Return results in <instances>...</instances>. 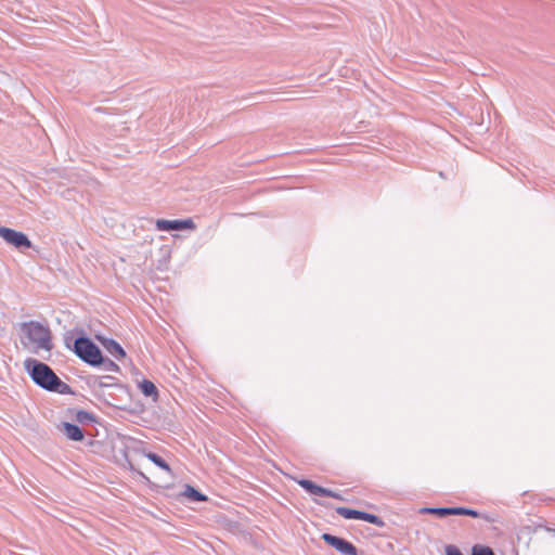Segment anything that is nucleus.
<instances>
[{
	"mask_svg": "<svg viewBox=\"0 0 555 555\" xmlns=\"http://www.w3.org/2000/svg\"><path fill=\"white\" fill-rule=\"evenodd\" d=\"M24 369L31 380L40 388L61 395L73 393L70 386L61 380L48 364L34 358H27L24 361Z\"/></svg>",
	"mask_w": 555,
	"mask_h": 555,
	"instance_id": "nucleus-1",
	"label": "nucleus"
},
{
	"mask_svg": "<svg viewBox=\"0 0 555 555\" xmlns=\"http://www.w3.org/2000/svg\"><path fill=\"white\" fill-rule=\"evenodd\" d=\"M335 511L339 516L344 517L345 519H359L360 516V511L344 506H339Z\"/></svg>",
	"mask_w": 555,
	"mask_h": 555,
	"instance_id": "nucleus-14",
	"label": "nucleus"
},
{
	"mask_svg": "<svg viewBox=\"0 0 555 555\" xmlns=\"http://www.w3.org/2000/svg\"><path fill=\"white\" fill-rule=\"evenodd\" d=\"M21 332L25 340L23 345L33 353H39L40 351L50 352L53 348L52 336L50 328L37 321L23 322L21 324Z\"/></svg>",
	"mask_w": 555,
	"mask_h": 555,
	"instance_id": "nucleus-2",
	"label": "nucleus"
},
{
	"mask_svg": "<svg viewBox=\"0 0 555 555\" xmlns=\"http://www.w3.org/2000/svg\"><path fill=\"white\" fill-rule=\"evenodd\" d=\"M145 456L146 459H149L152 463H154L157 467L166 470V472H171L170 469V466L168 465V463L162 457L159 456L158 454L156 453H153V452H147L145 453Z\"/></svg>",
	"mask_w": 555,
	"mask_h": 555,
	"instance_id": "nucleus-12",
	"label": "nucleus"
},
{
	"mask_svg": "<svg viewBox=\"0 0 555 555\" xmlns=\"http://www.w3.org/2000/svg\"><path fill=\"white\" fill-rule=\"evenodd\" d=\"M359 519L360 520H364V521H366L369 524L375 525L377 527H384L385 526V522H384V520L380 517H378L377 515H374V514H370V513L363 512V511H360Z\"/></svg>",
	"mask_w": 555,
	"mask_h": 555,
	"instance_id": "nucleus-13",
	"label": "nucleus"
},
{
	"mask_svg": "<svg viewBox=\"0 0 555 555\" xmlns=\"http://www.w3.org/2000/svg\"><path fill=\"white\" fill-rule=\"evenodd\" d=\"M61 427L69 440L81 441L85 438L82 429L76 424L63 422Z\"/></svg>",
	"mask_w": 555,
	"mask_h": 555,
	"instance_id": "nucleus-9",
	"label": "nucleus"
},
{
	"mask_svg": "<svg viewBox=\"0 0 555 555\" xmlns=\"http://www.w3.org/2000/svg\"><path fill=\"white\" fill-rule=\"evenodd\" d=\"M99 341L104 349L115 359L120 360L126 357L124 348L114 339L98 336Z\"/></svg>",
	"mask_w": 555,
	"mask_h": 555,
	"instance_id": "nucleus-8",
	"label": "nucleus"
},
{
	"mask_svg": "<svg viewBox=\"0 0 555 555\" xmlns=\"http://www.w3.org/2000/svg\"><path fill=\"white\" fill-rule=\"evenodd\" d=\"M156 228L159 231H182L186 229H194L195 224L191 218L184 220H166L158 219Z\"/></svg>",
	"mask_w": 555,
	"mask_h": 555,
	"instance_id": "nucleus-7",
	"label": "nucleus"
},
{
	"mask_svg": "<svg viewBox=\"0 0 555 555\" xmlns=\"http://www.w3.org/2000/svg\"><path fill=\"white\" fill-rule=\"evenodd\" d=\"M446 555H463V553L455 545H447L446 546Z\"/></svg>",
	"mask_w": 555,
	"mask_h": 555,
	"instance_id": "nucleus-19",
	"label": "nucleus"
},
{
	"mask_svg": "<svg viewBox=\"0 0 555 555\" xmlns=\"http://www.w3.org/2000/svg\"><path fill=\"white\" fill-rule=\"evenodd\" d=\"M76 421L80 424H87L94 421V416L85 410H78L76 412Z\"/></svg>",
	"mask_w": 555,
	"mask_h": 555,
	"instance_id": "nucleus-15",
	"label": "nucleus"
},
{
	"mask_svg": "<svg viewBox=\"0 0 555 555\" xmlns=\"http://www.w3.org/2000/svg\"><path fill=\"white\" fill-rule=\"evenodd\" d=\"M0 236L8 244L14 246L15 248L22 249L31 247L30 240L23 232L15 231L5 227H0Z\"/></svg>",
	"mask_w": 555,
	"mask_h": 555,
	"instance_id": "nucleus-5",
	"label": "nucleus"
},
{
	"mask_svg": "<svg viewBox=\"0 0 555 555\" xmlns=\"http://www.w3.org/2000/svg\"><path fill=\"white\" fill-rule=\"evenodd\" d=\"M421 513L422 514L436 515V516H438L440 518H443V517L450 516V515H465V516H470V517H474V518L482 517L483 519L489 520V518L487 516L481 515L478 511L472 509V508H467V507H462V506H455V507H423L421 509Z\"/></svg>",
	"mask_w": 555,
	"mask_h": 555,
	"instance_id": "nucleus-4",
	"label": "nucleus"
},
{
	"mask_svg": "<svg viewBox=\"0 0 555 555\" xmlns=\"http://www.w3.org/2000/svg\"><path fill=\"white\" fill-rule=\"evenodd\" d=\"M183 495L194 502H204L207 500V496L205 494H203L202 492H199L198 490H196L194 487H192L190 485L185 486Z\"/></svg>",
	"mask_w": 555,
	"mask_h": 555,
	"instance_id": "nucleus-10",
	"label": "nucleus"
},
{
	"mask_svg": "<svg viewBox=\"0 0 555 555\" xmlns=\"http://www.w3.org/2000/svg\"><path fill=\"white\" fill-rule=\"evenodd\" d=\"M296 482L302 488L305 489L307 492H309L310 494L312 493V490L314 489V487L317 486L314 482H312L311 480L309 479H298L296 480Z\"/></svg>",
	"mask_w": 555,
	"mask_h": 555,
	"instance_id": "nucleus-17",
	"label": "nucleus"
},
{
	"mask_svg": "<svg viewBox=\"0 0 555 555\" xmlns=\"http://www.w3.org/2000/svg\"><path fill=\"white\" fill-rule=\"evenodd\" d=\"M102 364H104L105 370H107V371L117 372L119 370L118 365L112 360H106V361L103 360Z\"/></svg>",
	"mask_w": 555,
	"mask_h": 555,
	"instance_id": "nucleus-20",
	"label": "nucleus"
},
{
	"mask_svg": "<svg viewBox=\"0 0 555 555\" xmlns=\"http://www.w3.org/2000/svg\"><path fill=\"white\" fill-rule=\"evenodd\" d=\"M321 538L326 544L335 548L341 555H358V548L344 538L331 533H323Z\"/></svg>",
	"mask_w": 555,
	"mask_h": 555,
	"instance_id": "nucleus-6",
	"label": "nucleus"
},
{
	"mask_svg": "<svg viewBox=\"0 0 555 555\" xmlns=\"http://www.w3.org/2000/svg\"><path fill=\"white\" fill-rule=\"evenodd\" d=\"M139 388H140L141 392L146 397L156 398L158 396L156 386L149 379H143L139 384Z\"/></svg>",
	"mask_w": 555,
	"mask_h": 555,
	"instance_id": "nucleus-11",
	"label": "nucleus"
},
{
	"mask_svg": "<svg viewBox=\"0 0 555 555\" xmlns=\"http://www.w3.org/2000/svg\"><path fill=\"white\" fill-rule=\"evenodd\" d=\"M73 351L89 365L99 366L103 363L101 350L86 336H79L74 340Z\"/></svg>",
	"mask_w": 555,
	"mask_h": 555,
	"instance_id": "nucleus-3",
	"label": "nucleus"
},
{
	"mask_svg": "<svg viewBox=\"0 0 555 555\" xmlns=\"http://www.w3.org/2000/svg\"><path fill=\"white\" fill-rule=\"evenodd\" d=\"M325 496L337 499V500H343V496L338 492H335L331 489H330V494H325Z\"/></svg>",
	"mask_w": 555,
	"mask_h": 555,
	"instance_id": "nucleus-21",
	"label": "nucleus"
},
{
	"mask_svg": "<svg viewBox=\"0 0 555 555\" xmlns=\"http://www.w3.org/2000/svg\"><path fill=\"white\" fill-rule=\"evenodd\" d=\"M470 555H495V554L489 546L476 544L473 546Z\"/></svg>",
	"mask_w": 555,
	"mask_h": 555,
	"instance_id": "nucleus-16",
	"label": "nucleus"
},
{
	"mask_svg": "<svg viewBox=\"0 0 555 555\" xmlns=\"http://www.w3.org/2000/svg\"><path fill=\"white\" fill-rule=\"evenodd\" d=\"M313 495H321V496H325V494H330V489L327 488H323L319 485H317L314 487V489L312 490V493Z\"/></svg>",
	"mask_w": 555,
	"mask_h": 555,
	"instance_id": "nucleus-18",
	"label": "nucleus"
}]
</instances>
